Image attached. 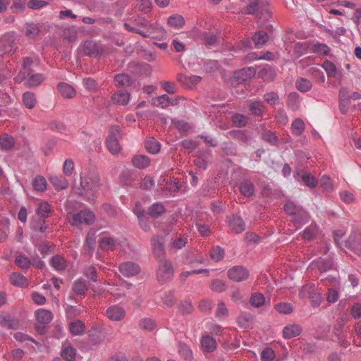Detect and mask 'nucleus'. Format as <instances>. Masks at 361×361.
Masks as SVG:
<instances>
[{
	"mask_svg": "<svg viewBox=\"0 0 361 361\" xmlns=\"http://www.w3.org/2000/svg\"><path fill=\"white\" fill-rule=\"evenodd\" d=\"M312 264L317 267L320 272H326L333 267L334 262L333 260L330 258H319L317 260H314Z\"/></svg>",
	"mask_w": 361,
	"mask_h": 361,
	"instance_id": "nucleus-27",
	"label": "nucleus"
},
{
	"mask_svg": "<svg viewBox=\"0 0 361 361\" xmlns=\"http://www.w3.org/2000/svg\"><path fill=\"white\" fill-rule=\"evenodd\" d=\"M190 35L194 38H197L202 41L205 45L208 46L214 45L216 43L218 39L216 35L201 31L197 28L192 29L190 31Z\"/></svg>",
	"mask_w": 361,
	"mask_h": 361,
	"instance_id": "nucleus-6",
	"label": "nucleus"
},
{
	"mask_svg": "<svg viewBox=\"0 0 361 361\" xmlns=\"http://www.w3.org/2000/svg\"><path fill=\"white\" fill-rule=\"evenodd\" d=\"M73 290L74 293L77 295H83L87 290V286L86 284V281L82 278L77 279L73 286Z\"/></svg>",
	"mask_w": 361,
	"mask_h": 361,
	"instance_id": "nucleus-43",
	"label": "nucleus"
},
{
	"mask_svg": "<svg viewBox=\"0 0 361 361\" xmlns=\"http://www.w3.org/2000/svg\"><path fill=\"white\" fill-rule=\"evenodd\" d=\"M23 103L27 109H33L37 104L35 94L32 92H25L23 94Z\"/></svg>",
	"mask_w": 361,
	"mask_h": 361,
	"instance_id": "nucleus-39",
	"label": "nucleus"
},
{
	"mask_svg": "<svg viewBox=\"0 0 361 361\" xmlns=\"http://www.w3.org/2000/svg\"><path fill=\"white\" fill-rule=\"evenodd\" d=\"M114 82L116 87H126L132 85L133 80L128 74L119 73L114 76Z\"/></svg>",
	"mask_w": 361,
	"mask_h": 361,
	"instance_id": "nucleus-29",
	"label": "nucleus"
},
{
	"mask_svg": "<svg viewBox=\"0 0 361 361\" xmlns=\"http://www.w3.org/2000/svg\"><path fill=\"white\" fill-rule=\"evenodd\" d=\"M296 88L301 92H307L310 91L312 87V82L305 78H300L296 81Z\"/></svg>",
	"mask_w": 361,
	"mask_h": 361,
	"instance_id": "nucleus-49",
	"label": "nucleus"
},
{
	"mask_svg": "<svg viewBox=\"0 0 361 361\" xmlns=\"http://www.w3.org/2000/svg\"><path fill=\"white\" fill-rule=\"evenodd\" d=\"M230 137L237 140L243 144H247L250 140V137L245 130H231L228 133Z\"/></svg>",
	"mask_w": 361,
	"mask_h": 361,
	"instance_id": "nucleus-35",
	"label": "nucleus"
},
{
	"mask_svg": "<svg viewBox=\"0 0 361 361\" xmlns=\"http://www.w3.org/2000/svg\"><path fill=\"white\" fill-rule=\"evenodd\" d=\"M239 190L241 195L250 197L254 195L255 187L254 183L249 179H243L239 184Z\"/></svg>",
	"mask_w": 361,
	"mask_h": 361,
	"instance_id": "nucleus-18",
	"label": "nucleus"
},
{
	"mask_svg": "<svg viewBox=\"0 0 361 361\" xmlns=\"http://www.w3.org/2000/svg\"><path fill=\"white\" fill-rule=\"evenodd\" d=\"M145 148L148 152L155 154L160 151L161 144L154 137H149L145 142Z\"/></svg>",
	"mask_w": 361,
	"mask_h": 361,
	"instance_id": "nucleus-38",
	"label": "nucleus"
},
{
	"mask_svg": "<svg viewBox=\"0 0 361 361\" xmlns=\"http://www.w3.org/2000/svg\"><path fill=\"white\" fill-rule=\"evenodd\" d=\"M82 84L86 90L90 92H96L98 90V82L92 78H84Z\"/></svg>",
	"mask_w": 361,
	"mask_h": 361,
	"instance_id": "nucleus-54",
	"label": "nucleus"
},
{
	"mask_svg": "<svg viewBox=\"0 0 361 361\" xmlns=\"http://www.w3.org/2000/svg\"><path fill=\"white\" fill-rule=\"evenodd\" d=\"M250 4L246 6L244 13L248 15H255L257 18L268 19L271 17V11L268 8H264L260 0H249Z\"/></svg>",
	"mask_w": 361,
	"mask_h": 361,
	"instance_id": "nucleus-4",
	"label": "nucleus"
},
{
	"mask_svg": "<svg viewBox=\"0 0 361 361\" xmlns=\"http://www.w3.org/2000/svg\"><path fill=\"white\" fill-rule=\"evenodd\" d=\"M58 90L63 97L73 98L75 95V89L69 84L60 82L58 85Z\"/></svg>",
	"mask_w": 361,
	"mask_h": 361,
	"instance_id": "nucleus-33",
	"label": "nucleus"
},
{
	"mask_svg": "<svg viewBox=\"0 0 361 361\" xmlns=\"http://www.w3.org/2000/svg\"><path fill=\"white\" fill-rule=\"evenodd\" d=\"M265 302V298L263 294L259 293H255L251 295L250 303L252 306L259 307Z\"/></svg>",
	"mask_w": 361,
	"mask_h": 361,
	"instance_id": "nucleus-50",
	"label": "nucleus"
},
{
	"mask_svg": "<svg viewBox=\"0 0 361 361\" xmlns=\"http://www.w3.org/2000/svg\"><path fill=\"white\" fill-rule=\"evenodd\" d=\"M177 80L189 88H192L202 80V77L194 75L178 74Z\"/></svg>",
	"mask_w": 361,
	"mask_h": 361,
	"instance_id": "nucleus-17",
	"label": "nucleus"
},
{
	"mask_svg": "<svg viewBox=\"0 0 361 361\" xmlns=\"http://www.w3.org/2000/svg\"><path fill=\"white\" fill-rule=\"evenodd\" d=\"M255 74V71L252 67L244 68L241 70L235 72L234 78L238 81V82H243L251 79L252 76Z\"/></svg>",
	"mask_w": 361,
	"mask_h": 361,
	"instance_id": "nucleus-16",
	"label": "nucleus"
},
{
	"mask_svg": "<svg viewBox=\"0 0 361 361\" xmlns=\"http://www.w3.org/2000/svg\"><path fill=\"white\" fill-rule=\"evenodd\" d=\"M247 106L251 114L255 116H262L264 106L261 101L250 99L247 101Z\"/></svg>",
	"mask_w": 361,
	"mask_h": 361,
	"instance_id": "nucleus-21",
	"label": "nucleus"
},
{
	"mask_svg": "<svg viewBox=\"0 0 361 361\" xmlns=\"http://www.w3.org/2000/svg\"><path fill=\"white\" fill-rule=\"evenodd\" d=\"M312 51L318 55L326 56L329 54V47L323 43H316L312 47Z\"/></svg>",
	"mask_w": 361,
	"mask_h": 361,
	"instance_id": "nucleus-61",
	"label": "nucleus"
},
{
	"mask_svg": "<svg viewBox=\"0 0 361 361\" xmlns=\"http://www.w3.org/2000/svg\"><path fill=\"white\" fill-rule=\"evenodd\" d=\"M227 275L231 280L240 282L248 278L249 272L247 269L243 266H235L228 269Z\"/></svg>",
	"mask_w": 361,
	"mask_h": 361,
	"instance_id": "nucleus-7",
	"label": "nucleus"
},
{
	"mask_svg": "<svg viewBox=\"0 0 361 361\" xmlns=\"http://www.w3.org/2000/svg\"><path fill=\"white\" fill-rule=\"evenodd\" d=\"M166 212L165 206L160 202L152 204L147 210V214L154 219L159 218Z\"/></svg>",
	"mask_w": 361,
	"mask_h": 361,
	"instance_id": "nucleus-24",
	"label": "nucleus"
},
{
	"mask_svg": "<svg viewBox=\"0 0 361 361\" xmlns=\"http://www.w3.org/2000/svg\"><path fill=\"white\" fill-rule=\"evenodd\" d=\"M277 312L281 314H288L293 311V307L288 302H279L275 305Z\"/></svg>",
	"mask_w": 361,
	"mask_h": 361,
	"instance_id": "nucleus-60",
	"label": "nucleus"
},
{
	"mask_svg": "<svg viewBox=\"0 0 361 361\" xmlns=\"http://www.w3.org/2000/svg\"><path fill=\"white\" fill-rule=\"evenodd\" d=\"M170 104V98L167 94H162L152 99V105L161 109L166 108Z\"/></svg>",
	"mask_w": 361,
	"mask_h": 361,
	"instance_id": "nucleus-48",
	"label": "nucleus"
},
{
	"mask_svg": "<svg viewBox=\"0 0 361 361\" xmlns=\"http://www.w3.org/2000/svg\"><path fill=\"white\" fill-rule=\"evenodd\" d=\"M118 268L121 274L126 277H133L140 271L138 264L133 262H123L119 265Z\"/></svg>",
	"mask_w": 361,
	"mask_h": 361,
	"instance_id": "nucleus-9",
	"label": "nucleus"
},
{
	"mask_svg": "<svg viewBox=\"0 0 361 361\" xmlns=\"http://www.w3.org/2000/svg\"><path fill=\"white\" fill-rule=\"evenodd\" d=\"M342 328L343 326L341 325L339 328L336 330L334 334L336 336L338 345L345 348L350 345V342L347 339L346 336L343 334Z\"/></svg>",
	"mask_w": 361,
	"mask_h": 361,
	"instance_id": "nucleus-52",
	"label": "nucleus"
},
{
	"mask_svg": "<svg viewBox=\"0 0 361 361\" xmlns=\"http://www.w3.org/2000/svg\"><path fill=\"white\" fill-rule=\"evenodd\" d=\"M121 129L118 126H111L109 128V135L106 140V145L112 154H116L121 151L118 137L121 135Z\"/></svg>",
	"mask_w": 361,
	"mask_h": 361,
	"instance_id": "nucleus-3",
	"label": "nucleus"
},
{
	"mask_svg": "<svg viewBox=\"0 0 361 361\" xmlns=\"http://www.w3.org/2000/svg\"><path fill=\"white\" fill-rule=\"evenodd\" d=\"M70 331L73 335H82L85 331V324L80 320H75L70 323Z\"/></svg>",
	"mask_w": 361,
	"mask_h": 361,
	"instance_id": "nucleus-40",
	"label": "nucleus"
},
{
	"mask_svg": "<svg viewBox=\"0 0 361 361\" xmlns=\"http://www.w3.org/2000/svg\"><path fill=\"white\" fill-rule=\"evenodd\" d=\"M83 51L85 55L93 57L100 54V49L97 44L92 40H87L83 44Z\"/></svg>",
	"mask_w": 361,
	"mask_h": 361,
	"instance_id": "nucleus-19",
	"label": "nucleus"
},
{
	"mask_svg": "<svg viewBox=\"0 0 361 361\" xmlns=\"http://www.w3.org/2000/svg\"><path fill=\"white\" fill-rule=\"evenodd\" d=\"M75 349L73 347H66L62 350L61 356L67 361H73L75 358Z\"/></svg>",
	"mask_w": 361,
	"mask_h": 361,
	"instance_id": "nucleus-62",
	"label": "nucleus"
},
{
	"mask_svg": "<svg viewBox=\"0 0 361 361\" xmlns=\"http://www.w3.org/2000/svg\"><path fill=\"white\" fill-rule=\"evenodd\" d=\"M15 144L14 139L12 136L4 134L0 137V147L4 149H11Z\"/></svg>",
	"mask_w": 361,
	"mask_h": 361,
	"instance_id": "nucleus-46",
	"label": "nucleus"
},
{
	"mask_svg": "<svg viewBox=\"0 0 361 361\" xmlns=\"http://www.w3.org/2000/svg\"><path fill=\"white\" fill-rule=\"evenodd\" d=\"M35 317L39 323L47 324L52 320L53 314L49 310L39 309L35 312Z\"/></svg>",
	"mask_w": 361,
	"mask_h": 361,
	"instance_id": "nucleus-25",
	"label": "nucleus"
},
{
	"mask_svg": "<svg viewBox=\"0 0 361 361\" xmlns=\"http://www.w3.org/2000/svg\"><path fill=\"white\" fill-rule=\"evenodd\" d=\"M116 239L109 233L102 232L99 239V247L105 251H112L116 247Z\"/></svg>",
	"mask_w": 361,
	"mask_h": 361,
	"instance_id": "nucleus-11",
	"label": "nucleus"
},
{
	"mask_svg": "<svg viewBox=\"0 0 361 361\" xmlns=\"http://www.w3.org/2000/svg\"><path fill=\"white\" fill-rule=\"evenodd\" d=\"M39 32V27L35 23H26L25 27V35L29 37H35Z\"/></svg>",
	"mask_w": 361,
	"mask_h": 361,
	"instance_id": "nucleus-59",
	"label": "nucleus"
},
{
	"mask_svg": "<svg viewBox=\"0 0 361 361\" xmlns=\"http://www.w3.org/2000/svg\"><path fill=\"white\" fill-rule=\"evenodd\" d=\"M47 185V180L42 176H37L32 182L33 188L38 192L45 191Z\"/></svg>",
	"mask_w": 361,
	"mask_h": 361,
	"instance_id": "nucleus-47",
	"label": "nucleus"
},
{
	"mask_svg": "<svg viewBox=\"0 0 361 361\" xmlns=\"http://www.w3.org/2000/svg\"><path fill=\"white\" fill-rule=\"evenodd\" d=\"M178 352L180 356L186 361H191L193 359V353L191 348L184 343H179Z\"/></svg>",
	"mask_w": 361,
	"mask_h": 361,
	"instance_id": "nucleus-30",
	"label": "nucleus"
},
{
	"mask_svg": "<svg viewBox=\"0 0 361 361\" xmlns=\"http://www.w3.org/2000/svg\"><path fill=\"white\" fill-rule=\"evenodd\" d=\"M291 219L295 224L304 225L309 221L310 216L307 212L302 209H299V210L292 216Z\"/></svg>",
	"mask_w": 361,
	"mask_h": 361,
	"instance_id": "nucleus-34",
	"label": "nucleus"
},
{
	"mask_svg": "<svg viewBox=\"0 0 361 361\" xmlns=\"http://www.w3.org/2000/svg\"><path fill=\"white\" fill-rule=\"evenodd\" d=\"M132 164L135 167L139 169H144L149 166L150 159L146 155L137 154L133 157Z\"/></svg>",
	"mask_w": 361,
	"mask_h": 361,
	"instance_id": "nucleus-28",
	"label": "nucleus"
},
{
	"mask_svg": "<svg viewBox=\"0 0 361 361\" xmlns=\"http://www.w3.org/2000/svg\"><path fill=\"white\" fill-rule=\"evenodd\" d=\"M224 255V250L219 246L214 247L210 251V257L215 262L223 259Z\"/></svg>",
	"mask_w": 361,
	"mask_h": 361,
	"instance_id": "nucleus-57",
	"label": "nucleus"
},
{
	"mask_svg": "<svg viewBox=\"0 0 361 361\" xmlns=\"http://www.w3.org/2000/svg\"><path fill=\"white\" fill-rule=\"evenodd\" d=\"M318 233V227L315 224H312L307 226L302 233V237L306 240H312Z\"/></svg>",
	"mask_w": 361,
	"mask_h": 361,
	"instance_id": "nucleus-44",
	"label": "nucleus"
},
{
	"mask_svg": "<svg viewBox=\"0 0 361 361\" xmlns=\"http://www.w3.org/2000/svg\"><path fill=\"white\" fill-rule=\"evenodd\" d=\"M67 219L73 226H78L81 224L89 226L94 222L95 215L90 209H84L78 212L69 213Z\"/></svg>",
	"mask_w": 361,
	"mask_h": 361,
	"instance_id": "nucleus-2",
	"label": "nucleus"
},
{
	"mask_svg": "<svg viewBox=\"0 0 361 361\" xmlns=\"http://www.w3.org/2000/svg\"><path fill=\"white\" fill-rule=\"evenodd\" d=\"M232 122L236 127H244L248 122V118L243 114H235L232 116Z\"/></svg>",
	"mask_w": 361,
	"mask_h": 361,
	"instance_id": "nucleus-55",
	"label": "nucleus"
},
{
	"mask_svg": "<svg viewBox=\"0 0 361 361\" xmlns=\"http://www.w3.org/2000/svg\"><path fill=\"white\" fill-rule=\"evenodd\" d=\"M302 179L305 185L314 188L317 186V180L314 176L310 173H304L302 176Z\"/></svg>",
	"mask_w": 361,
	"mask_h": 361,
	"instance_id": "nucleus-63",
	"label": "nucleus"
},
{
	"mask_svg": "<svg viewBox=\"0 0 361 361\" xmlns=\"http://www.w3.org/2000/svg\"><path fill=\"white\" fill-rule=\"evenodd\" d=\"M107 317L112 321H121L126 316L125 310L119 305H112L106 311Z\"/></svg>",
	"mask_w": 361,
	"mask_h": 361,
	"instance_id": "nucleus-14",
	"label": "nucleus"
},
{
	"mask_svg": "<svg viewBox=\"0 0 361 361\" xmlns=\"http://www.w3.org/2000/svg\"><path fill=\"white\" fill-rule=\"evenodd\" d=\"M268 35L263 31L256 32L252 37V40L257 47L264 45L268 41Z\"/></svg>",
	"mask_w": 361,
	"mask_h": 361,
	"instance_id": "nucleus-51",
	"label": "nucleus"
},
{
	"mask_svg": "<svg viewBox=\"0 0 361 361\" xmlns=\"http://www.w3.org/2000/svg\"><path fill=\"white\" fill-rule=\"evenodd\" d=\"M275 357V353L271 348H266L261 353L262 361H272Z\"/></svg>",
	"mask_w": 361,
	"mask_h": 361,
	"instance_id": "nucleus-64",
	"label": "nucleus"
},
{
	"mask_svg": "<svg viewBox=\"0 0 361 361\" xmlns=\"http://www.w3.org/2000/svg\"><path fill=\"white\" fill-rule=\"evenodd\" d=\"M0 326L8 329H17L19 326L18 320L9 314L0 316Z\"/></svg>",
	"mask_w": 361,
	"mask_h": 361,
	"instance_id": "nucleus-20",
	"label": "nucleus"
},
{
	"mask_svg": "<svg viewBox=\"0 0 361 361\" xmlns=\"http://www.w3.org/2000/svg\"><path fill=\"white\" fill-rule=\"evenodd\" d=\"M173 267L170 261L161 259L159 261L157 277L159 283H165L171 281L173 277Z\"/></svg>",
	"mask_w": 361,
	"mask_h": 361,
	"instance_id": "nucleus-5",
	"label": "nucleus"
},
{
	"mask_svg": "<svg viewBox=\"0 0 361 361\" xmlns=\"http://www.w3.org/2000/svg\"><path fill=\"white\" fill-rule=\"evenodd\" d=\"M80 195H92L99 187V178L97 173L89 172L87 174H80Z\"/></svg>",
	"mask_w": 361,
	"mask_h": 361,
	"instance_id": "nucleus-1",
	"label": "nucleus"
},
{
	"mask_svg": "<svg viewBox=\"0 0 361 361\" xmlns=\"http://www.w3.org/2000/svg\"><path fill=\"white\" fill-rule=\"evenodd\" d=\"M130 98V94L125 91L119 90L116 92L111 97L112 101L118 105H126Z\"/></svg>",
	"mask_w": 361,
	"mask_h": 361,
	"instance_id": "nucleus-26",
	"label": "nucleus"
},
{
	"mask_svg": "<svg viewBox=\"0 0 361 361\" xmlns=\"http://www.w3.org/2000/svg\"><path fill=\"white\" fill-rule=\"evenodd\" d=\"M137 25L143 26L149 30H157L159 32L160 36L163 37L166 35V32L164 28L159 26L158 24H149L145 18H141L135 20Z\"/></svg>",
	"mask_w": 361,
	"mask_h": 361,
	"instance_id": "nucleus-32",
	"label": "nucleus"
},
{
	"mask_svg": "<svg viewBox=\"0 0 361 361\" xmlns=\"http://www.w3.org/2000/svg\"><path fill=\"white\" fill-rule=\"evenodd\" d=\"M287 106L293 111H297L300 106V98L298 93L293 92L288 95Z\"/></svg>",
	"mask_w": 361,
	"mask_h": 361,
	"instance_id": "nucleus-31",
	"label": "nucleus"
},
{
	"mask_svg": "<svg viewBox=\"0 0 361 361\" xmlns=\"http://www.w3.org/2000/svg\"><path fill=\"white\" fill-rule=\"evenodd\" d=\"M152 247L154 254L159 259V261L165 259V251L164 247V240L161 237L156 236L152 239Z\"/></svg>",
	"mask_w": 361,
	"mask_h": 361,
	"instance_id": "nucleus-13",
	"label": "nucleus"
},
{
	"mask_svg": "<svg viewBox=\"0 0 361 361\" xmlns=\"http://www.w3.org/2000/svg\"><path fill=\"white\" fill-rule=\"evenodd\" d=\"M291 130L294 135H301L305 130L304 121L300 118L295 119L291 124Z\"/></svg>",
	"mask_w": 361,
	"mask_h": 361,
	"instance_id": "nucleus-45",
	"label": "nucleus"
},
{
	"mask_svg": "<svg viewBox=\"0 0 361 361\" xmlns=\"http://www.w3.org/2000/svg\"><path fill=\"white\" fill-rule=\"evenodd\" d=\"M10 281L12 285L17 287L24 288L29 285L27 278L19 272H13L10 276Z\"/></svg>",
	"mask_w": 361,
	"mask_h": 361,
	"instance_id": "nucleus-22",
	"label": "nucleus"
},
{
	"mask_svg": "<svg viewBox=\"0 0 361 361\" xmlns=\"http://www.w3.org/2000/svg\"><path fill=\"white\" fill-rule=\"evenodd\" d=\"M201 349L204 353H213L217 348L216 339L212 336L204 334L200 339Z\"/></svg>",
	"mask_w": 361,
	"mask_h": 361,
	"instance_id": "nucleus-8",
	"label": "nucleus"
},
{
	"mask_svg": "<svg viewBox=\"0 0 361 361\" xmlns=\"http://www.w3.org/2000/svg\"><path fill=\"white\" fill-rule=\"evenodd\" d=\"M31 229L35 232L44 233L47 230V226L45 224V220L38 219L32 222Z\"/></svg>",
	"mask_w": 361,
	"mask_h": 361,
	"instance_id": "nucleus-58",
	"label": "nucleus"
},
{
	"mask_svg": "<svg viewBox=\"0 0 361 361\" xmlns=\"http://www.w3.org/2000/svg\"><path fill=\"white\" fill-rule=\"evenodd\" d=\"M302 326L298 324H289L283 329V337L290 339L299 336L302 332Z\"/></svg>",
	"mask_w": 361,
	"mask_h": 361,
	"instance_id": "nucleus-15",
	"label": "nucleus"
},
{
	"mask_svg": "<svg viewBox=\"0 0 361 361\" xmlns=\"http://www.w3.org/2000/svg\"><path fill=\"white\" fill-rule=\"evenodd\" d=\"M167 23L171 27L179 29L185 25V20L181 15L174 14L168 18Z\"/></svg>",
	"mask_w": 361,
	"mask_h": 361,
	"instance_id": "nucleus-37",
	"label": "nucleus"
},
{
	"mask_svg": "<svg viewBox=\"0 0 361 361\" xmlns=\"http://www.w3.org/2000/svg\"><path fill=\"white\" fill-rule=\"evenodd\" d=\"M15 263L19 267L25 269H28L32 264L30 259L23 254H20L16 257Z\"/></svg>",
	"mask_w": 361,
	"mask_h": 361,
	"instance_id": "nucleus-53",
	"label": "nucleus"
},
{
	"mask_svg": "<svg viewBox=\"0 0 361 361\" xmlns=\"http://www.w3.org/2000/svg\"><path fill=\"white\" fill-rule=\"evenodd\" d=\"M36 213L40 217L47 218L51 213V207L47 202H41L38 204V207L36 209Z\"/></svg>",
	"mask_w": 361,
	"mask_h": 361,
	"instance_id": "nucleus-41",
	"label": "nucleus"
},
{
	"mask_svg": "<svg viewBox=\"0 0 361 361\" xmlns=\"http://www.w3.org/2000/svg\"><path fill=\"white\" fill-rule=\"evenodd\" d=\"M97 238V231L91 228L87 233L83 250L85 254L92 255Z\"/></svg>",
	"mask_w": 361,
	"mask_h": 361,
	"instance_id": "nucleus-12",
	"label": "nucleus"
},
{
	"mask_svg": "<svg viewBox=\"0 0 361 361\" xmlns=\"http://www.w3.org/2000/svg\"><path fill=\"white\" fill-rule=\"evenodd\" d=\"M49 180L56 190H63L68 187V180L62 176H51Z\"/></svg>",
	"mask_w": 361,
	"mask_h": 361,
	"instance_id": "nucleus-36",
	"label": "nucleus"
},
{
	"mask_svg": "<svg viewBox=\"0 0 361 361\" xmlns=\"http://www.w3.org/2000/svg\"><path fill=\"white\" fill-rule=\"evenodd\" d=\"M51 262L53 267L58 271L65 270L67 266L65 259L59 255L53 256Z\"/></svg>",
	"mask_w": 361,
	"mask_h": 361,
	"instance_id": "nucleus-42",
	"label": "nucleus"
},
{
	"mask_svg": "<svg viewBox=\"0 0 361 361\" xmlns=\"http://www.w3.org/2000/svg\"><path fill=\"white\" fill-rule=\"evenodd\" d=\"M44 80V77L41 73H35L33 71L27 72L26 83L28 87H37Z\"/></svg>",
	"mask_w": 361,
	"mask_h": 361,
	"instance_id": "nucleus-23",
	"label": "nucleus"
},
{
	"mask_svg": "<svg viewBox=\"0 0 361 361\" xmlns=\"http://www.w3.org/2000/svg\"><path fill=\"white\" fill-rule=\"evenodd\" d=\"M140 327L145 331H152L156 327L155 322L150 318H143L139 322Z\"/></svg>",
	"mask_w": 361,
	"mask_h": 361,
	"instance_id": "nucleus-56",
	"label": "nucleus"
},
{
	"mask_svg": "<svg viewBox=\"0 0 361 361\" xmlns=\"http://www.w3.org/2000/svg\"><path fill=\"white\" fill-rule=\"evenodd\" d=\"M227 223L229 228L235 233H240L245 229L244 221L239 216L232 215L229 216Z\"/></svg>",
	"mask_w": 361,
	"mask_h": 361,
	"instance_id": "nucleus-10",
	"label": "nucleus"
}]
</instances>
